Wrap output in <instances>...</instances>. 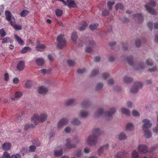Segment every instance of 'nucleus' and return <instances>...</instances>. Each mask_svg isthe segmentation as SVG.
Returning a JSON list of instances; mask_svg holds the SVG:
<instances>
[{"mask_svg": "<svg viewBox=\"0 0 158 158\" xmlns=\"http://www.w3.org/2000/svg\"><path fill=\"white\" fill-rule=\"evenodd\" d=\"M101 134L99 129L96 128L94 129L93 135L89 136L87 139L88 144L90 145L95 144L97 142V138Z\"/></svg>", "mask_w": 158, "mask_h": 158, "instance_id": "nucleus-1", "label": "nucleus"}, {"mask_svg": "<svg viewBox=\"0 0 158 158\" xmlns=\"http://www.w3.org/2000/svg\"><path fill=\"white\" fill-rule=\"evenodd\" d=\"M116 112L114 108H112L109 111L104 112L102 109H99L96 113L97 116H100L104 115L108 120L111 119L112 118V115Z\"/></svg>", "mask_w": 158, "mask_h": 158, "instance_id": "nucleus-2", "label": "nucleus"}, {"mask_svg": "<svg viewBox=\"0 0 158 158\" xmlns=\"http://www.w3.org/2000/svg\"><path fill=\"white\" fill-rule=\"evenodd\" d=\"M142 122L144 123L142 128L144 131V135L146 138H149L152 136V133L148 129L152 126V124L149 120L146 119H143Z\"/></svg>", "mask_w": 158, "mask_h": 158, "instance_id": "nucleus-3", "label": "nucleus"}, {"mask_svg": "<svg viewBox=\"0 0 158 158\" xmlns=\"http://www.w3.org/2000/svg\"><path fill=\"white\" fill-rule=\"evenodd\" d=\"M48 115L46 114L42 113L40 116L37 114H34L31 120L35 125H37L39 122L43 123L46 120Z\"/></svg>", "mask_w": 158, "mask_h": 158, "instance_id": "nucleus-4", "label": "nucleus"}, {"mask_svg": "<svg viewBox=\"0 0 158 158\" xmlns=\"http://www.w3.org/2000/svg\"><path fill=\"white\" fill-rule=\"evenodd\" d=\"M66 143L65 144V146L68 149H72L75 148L76 147V144H71V143H77L79 141V139L77 137H74L73 139L71 140L69 139H66Z\"/></svg>", "mask_w": 158, "mask_h": 158, "instance_id": "nucleus-5", "label": "nucleus"}, {"mask_svg": "<svg viewBox=\"0 0 158 158\" xmlns=\"http://www.w3.org/2000/svg\"><path fill=\"white\" fill-rule=\"evenodd\" d=\"M156 4V1L154 0H150L148 4L145 5V7L149 13L152 15H154L156 14V11L154 9L148 6L150 5L152 6L155 7Z\"/></svg>", "mask_w": 158, "mask_h": 158, "instance_id": "nucleus-6", "label": "nucleus"}, {"mask_svg": "<svg viewBox=\"0 0 158 158\" xmlns=\"http://www.w3.org/2000/svg\"><path fill=\"white\" fill-rule=\"evenodd\" d=\"M57 40L58 42V47L59 48H62L66 44V41L64 38V35H60L57 37Z\"/></svg>", "mask_w": 158, "mask_h": 158, "instance_id": "nucleus-7", "label": "nucleus"}, {"mask_svg": "<svg viewBox=\"0 0 158 158\" xmlns=\"http://www.w3.org/2000/svg\"><path fill=\"white\" fill-rule=\"evenodd\" d=\"M143 86L142 83L140 82L137 81L134 83L132 88L131 90V93H135L137 92L138 89L141 88Z\"/></svg>", "mask_w": 158, "mask_h": 158, "instance_id": "nucleus-8", "label": "nucleus"}, {"mask_svg": "<svg viewBox=\"0 0 158 158\" xmlns=\"http://www.w3.org/2000/svg\"><path fill=\"white\" fill-rule=\"evenodd\" d=\"M94 44V41L90 38L89 39L88 42L87 43V47L85 49V51L86 52L89 53L91 52L92 50V49L91 47H93Z\"/></svg>", "mask_w": 158, "mask_h": 158, "instance_id": "nucleus-9", "label": "nucleus"}, {"mask_svg": "<svg viewBox=\"0 0 158 158\" xmlns=\"http://www.w3.org/2000/svg\"><path fill=\"white\" fill-rule=\"evenodd\" d=\"M138 151L141 153H146L148 151V147L145 145H140L138 147Z\"/></svg>", "mask_w": 158, "mask_h": 158, "instance_id": "nucleus-10", "label": "nucleus"}, {"mask_svg": "<svg viewBox=\"0 0 158 158\" xmlns=\"http://www.w3.org/2000/svg\"><path fill=\"white\" fill-rule=\"evenodd\" d=\"M6 19L9 21L10 24V22H13L14 17H12V15L10 12L8 10H7L5 11Z\"/></svg>", "mask_w": 158, "mask_h": 158, "instance_id": "nucleus-11", "label": "nucleus"}, {"mask_svg": "<svg viewBox=\"0 0 158 158\" xmlns=\"http://www.w3.org/2000/svg\"><path fill=\"white\" fill-rule=\"evenodd\" d=\"M68 119L65 118L61 119L57 125V127L58 128L62 127L63 126L66 125L68 123Z\"/></svg>", "mask_w": 158, "mask_h": 158, "instance_id": "nucleus-12", "label": "nucleus"}, {"mask_svg": "<svg viewBox=\"0 0 158 158\" xmlns=\"http://www.w3.org/2000/svg\"><path fill=\"white\" fill-rule=\"evenodd\" d=\"M128 155L127 152L124 151L117 153L115 156V158H123L127 157Z\"/></svg>", "mask_w": 158, "mask_h": 158, "instance_id": "nucleus-13", "label": "nucleus"}, {"mask_svg": "<svg viewBox=\"0 0 158 158\" xmlns=\"http://www.w3.org/2000/svg\"><path fill=\"white\" fill-rule=\"evenodd\" d=\"M65 6H67L69 8L75 7L76 6L75 2L72 0H67L66 2L65 1Z\"/></svg>", "mask_w": 158, "mask_h": 158, "instance_id": "nucleus-14", "label": "nucleus"}, {"mask_svg": "<svg viewBox=\"0 0 158 158\" xmlns=\"http://www.w3.org/2000/svg\"><path fill=\"white\" fill-rule=\"evenodd\" d=\"M15 18H13V22L11 21L10 25L15 30H20L22 29V27L21 26L19 25H16L15 24Z\"/></svg>", "mask_w": 158, "mask_h": 158, "instance_id": "nucleus-15", "label": "nucleus"}, {"mask_svg": "<svg viewBox=\"0 0 158 158\" xmlns=\"http://www.w3.org/2000/svg\"><path fill=\"white\" fill-rule=\"evenodd\" d=\"M25 66V63L23 61H20L17 64L16 68L19 71L23 70Z\"/></svg>", "mask_w": 158, "mask_h": 158, "instance_id": "nucleus-16", "label": "nucleus"}, {"mask_svg": "<svg viewBox=\"0 0 158 158\" xmlns=\"http://www.w3.org/2000/svg\"><path fill=\"white\" fill-rule=\"evenodd\" d=\"M11 144L9 142L4 143L2 146V149L4 150H8L10 149Z\"/></svg>", "mask_w": 158, "mask_h": 158, "instance_id": "nucleus-17", "label": "nucleus"}, {"mask_svg": "<svg viewBox=\"0 0 158 158\" xmlns=\"http://www.w3.org/2000/svg\"><path fill=\"white\" fill-rule=\"evenodd\" d=\"M134 18L135 20H137L139 23H141L143 21V17L142 14H137L134 15Z\"/></svg>", "mask_w": 158, "mask_h": 158, "instance_id": "nucleus-18", "label": "nucleus"}, {"mask_svg": "<svg viewBox=\"0 0 158 158\" xmlns=\"http://www.w3.org/2000/svg\"><path fill=\"white\" fill-rule=\"evenodd\" d=\"M109 147L108 144H107L104 145L100 147L99 149L98 150V153L99 155H100L102 154L103 152L107 150Z\"/></svg>", "mask_w": 158, "mask_h": 158, "instance_id": "nucleus-19", "label": "nucleus"}, {"mask_svg": "<svg viewBox=\"0 0 158 158\" xmlns=\"http://www.w3.org/2000/svg\"><path fill=\"white\" fill-rule=\"evenodd\" d=\"M38 91L39 93L41 94H46L48 91V89L45 87L42 86L38 88Z\"/></svg>", "mask_w": 158, "mask_h": 158, "instance_id": "nucleus-20", "label": "nucleus"}, {"mask_svg": "<svg viewBox=\"0 0 158 158\" xmlns=\"http://www.w3.org/2000/svg\"><path fill=\"white\" fill-rule=\"evenodd\" d=\"M13 39L9 37H5L2 39V44L10 43L11 44L12 43Z\"/></svg>", "mask_w": 158, "mask_h": 158, "instance_id": "nucleus-21", "label": "nucleus"}, {"mask_svg": "<svg viewBox=\"0 0 158 158\" xmlns=\"http://www.w3.org/2000/svg\"><path fill=\"white\" fill-rule=\"evenodd\" d=\"M36 50L40 51H41L46 48V46L44 44H39L36 46L35 47Z\"/></svg>", "mask_w": 158, "mask_h": 158, "instance_id": "nucleus-22", "label": "nucleus"}, {"mask_svg": "<svg viewBox=\"0 0 158 158\" xmlns=\"http://www.w3.org/2000/svg\"><path fill=\"white\" fill-rule=\"evenodd\" d=\"M76 100L75 99H69L68 100L65 102V105L66 106H72L74 104Z\"/></svg>", "mask_w": 158, "mask_h": 158, "instance_id": "nucleus-23", "label": "nucleus"}, {"mask_svg": "<svg viewBox=\"0 0 158 158\" xmlns=\"http://www.w3.org/2000/svg\"><path fill=\"white\" fill-rule=\"evenodd\" d=\"M23 95V94L21 92L16 91L15 92V98L12 97L11 99L13 100H15V98H20Z\"/></svg>", "mask_w": 158, "mask_h": 158, "instance_id": "nucleus-24", "label": "nucleus"}, {"mask_svg": "<svg viewBox=\"0 0 158 158\" xmlns=\"http://www.w3.org/2000/svg\"><path fill=\"white\" fill-rule=\"evenodd\" d=\"M14 36L16 40L19 44L23 45L24 44L23 41L19 36L16 34H14Z\"/></svg>", "mask_w": 158, "mask_h": 158, "instance_id": "nucleus-25", "label": "nucleus"}, {"mask_svg": "<svg viewBox=\"0 0 158 158\" xmlns=\"http://www.w3.org/2000/svg\"><path fill=\"white\" fill-rule=\"evenodd\" d=\"M35 62L37 64L41 66L44 64V60L43 58H39L35 60Z\"/></svg>", "mask_w": 158, "mask_h": 158, "instance_id": "nucleus-26", "label": "nucleus"}, {"mask_svg": "<svg viewBox=\"0 0 158 158\" xmlns=\"http://www.w3.org/2000/svg\"><path fill=\"white\" fill-rule=\"evenodd\" d=\"M71 38L72 41L74 43H76L78 38V36L77 33L75 32H73L72 33L71 35Z\"/></svg>", "mask_w": 158, "mask_h": 158, "instance_id": "nucleus-27", "label": "nucleus"}, {"mask_svg": "<svg viewBox=\"0 0 158 158\" xmlns=\"http://www.w3.org/2000/svg\"><path fill=\"white\" fill-rule=\"evenodd\" d=\"M121 111L122 113L126 114L127 116H129L130 114V113L129 111L125 108H122L121 109Z\"/></svg>", "mask_w": 158, "mask_h": 158, "instance_id": "nucleus-28", "label": "nucleus"}, {"mask_svg": "<svg viewBox=\"0 0 158 158\" xmlns=\"http://www.w3.org/2000/svg\"><path fill=\"white\" fill-rule=\"evenodd\" d=\"M31 50L30 47H26L23 48L21 51V52L22 54H24L27 53Z\"/></svg>", "mask_w": 158, "mask_h": 158, "instance_id": "nucleus-29", "label": "nucleus"}, {"mask_svg": "<svg viewBox=\"0 0 158 158\" xmlns=\"http://www.w3.org/2000/svg\"><path fill=\"white\" fill-rule=\"evenodd\" d=\"M133 81V79L130 77L126 76L124 78L123 81L124 82L127 83H129Z\"/></svg>", "mask_w": 158, "mask_h": 158, "instance_id": "nucleus-30", "label": "nucleus"}, {"mask_svg": "<svg viewBox=\"0 0 158 158\" xmlns=\"http://www.w3.org/2000/svg\"><path fill=\"white\" fill-rule=\"evenodd\" d=\"M29 13L28 10H23L20 13V16L22 17H25Z\"/></svg>", "mask_w": 158, "mask_h": 158, "instance_id": "nucleus-31", "label": "nucleus"}, {"mask_svg": "<svg viewBox=\"0 0 158 158\" xmlns=\"http://www.w3.org/2000/svg\"><path fill=\"white\" fill-rule=\"evenodd\" d=\"M63 154L62 149L60 150H55L54 151V155L55 156H60Z\"/></svg>", "mask_w": 158, "mask_h": 158, "instance_id": "nucleus-32", "label": "nucleus"}, {"mask_svg": "<svg viewBox=\"0 0 158 158\" xmlns=\"http://www.w3.org/2000/svg\"><path fill=\"white\" fill-rule=\"evenodd\" d=\"M87 24L85 22L83 23V24L82 26L79 27H78V29L79 31H82L85 30L86 28V27H87Z\"/></svg>", "mask_w": 158, "mask_h": 158, "instance_id": "nucleus-33", "label": "nucleus"}, {"mask_svg": "<svg viewBox=\"0 0 158 158\" xmlns=\"http://www.w3.org/2000/svg\"><path fill=\"white\" fill-rule=\"evenodd\" d=\"M133 57L131 56L127 58V60L130 65H132L133 64Z\"/></svg>", "mask_w": 158, "mask_h": 158, "instance_id": "nucleus-34", "label": "nucleus"}, {"mask_svg": "<svg viewBox=\"0 0 158 158\" xmlns=\"http://www.w3.org/2000/svg\"><path fill=\"white\" fill-rule=\"evenodd\" d=\"M55 13L57 16L60 17L63 15V11L60 9H57L55 10Z\"/></svg>", "mask_w": 158, "mask_h": 158, "instance_id": "nucleus-35", "label": "nucleus"}, {"mask_svg": "<svg viewBox=\"0 0 158 158\" xmlns=\"http://www.w3.org/2000/svg\"><path fill=\"white\" fill-rule=\"evenodd\" d=\"M115 8L116 10L118 9L121 10H123L124 8V6L123 4L121 3L117 4L115 6Z\"/></svg>", "mask_w": 158, "mask_h": 158, "instance_id": "nucleus-36", "label": "nucleus"}, {"mask_svg": "<svg viewBox=\"0 0 158 158\" xmlns=\"http://www.w3.org/2000/svg\"><path fill=\"white\" fill-rule=\"evenodd\" d=\"M89 105V102L87 100H84L82 103V108H86Z\"/></svg>", "mask_w": 158, "mask_h": 158, "instance_id": "nucleus-37", "label": "nucleus"}, {"mask_svg": "<svg viewBox=\"0 0 158 158\" xmlns=\"http://www.w3.org/2000/svg\"><path fill=\"white\" fill-rule=\"evenodd\" d=\"M98 26V24L97 23H94L93 24H91L89 26V29L92 30H94L96 29Z\"/></svg>", "mask_w": 158, "mask_h": 158, "instance_id": "nucleus-38", "label": "nucleus"}, {"mask_svg": "<svg viewBox=\"0 0 158 158\" xmlns=\"http://www.w3.org/2000/svg\"><path fill=\"white\" fill-rule=\"evenodd\" d=\"M126 138L127 137L125 134L123 133H121L120 134L118 137V139L119 140L125 139H126Z\"/></svg>", "mask_w": 158, "mask_h": 158, "instance_id": "nucleus-39", "label": "nucleus"}, {"mask_svg": "<svg viewBox=\"0 0 158 158\" xmlns=\"http://www.w3.org/2000/svg\"><path fill=\"white\" fill-rule=\"evenodd\" d=\"M88 113L86 111L82 110L80 114V116L82 118H85L88 116Z\"/></svg>", "mask_w": 158, "mask_h": 158, "instance_id": "nucleus-40", "label": "nucleus"}, {"mask_svg": "<svg viewBox=\"0 0 158 158\" xmlns=\"http://www.w3.org/2000/svg\"><path fill=\"white\" fill-rule=\"evenodd\" d=\"M114 3V1L110 2L109 1L107 2V6L109 10H111L112 9V7Z\"/></svg>", "mask_w": 158, "mask_h": 158, "instance_id": "nucleus-41", "label": "nucleus"}, {"mask_svg": "<svg viewBox=\"0 0 158 158\" xmlns=\"http://www.w3.org/2000/svg\"><path fill=\"white\" fill-rule=\"evenodd\" d=\"M132 158H138V154L136 150H134L132 153Z\"/></svg>", "mask_w": 158, "mask_h": 158, "instance_id": "nucleus-42", "label": "nucleus"}, {"mask_svg": "<svg viewBox=\"0 0 158 158\" xmlns=\"http://www.w3.org/2000/svg\"><path fill=\"white\" fill-rule=\"evenodd\" d=\"M27 148L26 147H23L20 150V153H22L24 155L25 153H27Z\"/></svg>", "mask_w": 158, "mask_h": 158, "instance_id": "nucleus-43", "label": "nucleus"}, {"mask_svg": "<svg viewBox=\"0 0 158 158\" xmlns=\"http://www.w3.org/2000/svg\"><path fill=\"white\" fill-rule=\"evenodd\" d=\"M109 11L107 10H105L102 11V15L103 17H106L109 15Z\"/></svg>", "mask_w": 158, "mask_h": 158, "instance_id": "nucleus-44", "label": "nucleus"}, {"mask_svg": "<svg viewBox=\"0 0 158 158\" xmlns=\"http://www.w3.org/2000/svg\"><path fill=\"white\" fill-rule=\"evenodd\" d=\"M72 123L76 125H79L81 124V122L77 118H74L72 122Z\"/></svg>", "mask_w": 158, "mask_h": 158, "instance_id": "nucleus-45", "label": "nucleus"}, {"mask_svg": "<svg viewBox=\"0 0 158 158\" xmlns=\"http://www.w3.org/2000/svg\"><path fill=\"white\" fill-rule=\"evenodd\" d=\"M103 86V84L102 83H98L96 87V89L97 90H100L102 89Z\"/></svg>", "mask_w": 158, "mask_h": 158, "instance_id": "nucleus-46", "label": "nucleus"}, {"mask_svg": "<svg viewBox=\"0 0 158 158\" xmlns=\"http://www.w3.org/2000/svg\"><path fill=\"white\" fill-rule=\"evenodd\" d=\"M133 124L131 123H129L127 124L126 127V129L130 130L133 128Z\"/></svg>", "mask_w": 158, "mask_h": 158, "instance_id": "nucleus-47", "label": "nucleus"}, {"mask_svg": "<svg viewBox=\"0 0 158 158\" xmlns=\"http://www.w3.org/2000/svg\"><path fill=\"white\" fill-rule=\"evenodd\" d=\"M0 35L1 37H3L6 35V33L3 29H0Z\"/></svg>", "mask_w": 158, "mask_h": 158, "instance_id": "nucleus-48", "label": "nucleus"}, {"mask_svg": "<svg viewBox=\"0 0 158 158\" xmlns=\"http://www.w3.org/2000/svg\"><path fill=\"white\" fill-rule=\"evenodd\" d=\"M2 157L3 158H10V155L6 152L3 153Z\"/></svg>", "mask_w": 158, "mask_h": 158, "instance_id": "nucleus-49", "label": "nucleus"}, {"mask_svg": "<svg viewBox=\"0 0 158 158\" xmlns=\"http://www.w3.org/2000/svg\"><path fill=\"white\" fill-rule=\"evenodd\" d=\"M67 63L70 66H73L75 64V62L73 60H67Z\"/></svg>", "mask_w": 158, "mask_h": 158, "instance_id": "nucleus-50", "label": "nucleus"}, {"mask_svg": "<svg viewBox=\"0 0 158 158\" xmlns=\"http://www.w3.org/2000/svg\"><path fill=\"white\" fill-rule=\"evenodd\" d=\"M99 71L98 70L94 69L92 72L90 74L91 76H93L96 75L98 73Z\"/></svg>", "mask_w": 158, "mask_h": 158, "instance_id": "nucleus-51", "label": "nucleus"}, {"mask_svg": "<svg viewBox=\"0 0 158 158\" xmlns=\"http://www.w3.org/2000/svg\"><path fill=\"white\" fill-rule=\"evenodd\" d=\"M36 149V147L34 146H31L29 147V151L30 152H35Z\"/></svg>", "mask_w": 158, "mask_h": 158, "instance_id": "nucleus-52", "label": "nucleus"}, {"mask_svg": "<svg viewBox=\"0 0 158 158\" xmlns=\"http://www.w3.org/2000/svg\"><path fill=\"white\" fill-rule=\"evenodd\" d=\"M26 87L27 88H30L31 86V81L30 80L27 81L25 84Z\"/></svg>", "mask_w": 158, "mask_h": 158, "instance_id": "nucleus-53", "label": "nucleus"}, {"mask_svg": "<svg viewBox=\"0 0 158 158\" xmlns=\"http://www.w3.org/2000/svg\"><path fill=\"white\" fill-rule=\"evenodd\" d=\"M21 156L19 153L12 155L10 158H21Z\"/></svg>", "mask_w": 158, "mask_h": 158, "instance_id": "nucleus-54", "label": "nucleus"}, {"mask_svg": "<svg viewBox=\"0 0 158 158\" xmlns=\"http://www.w3.org/2000/svg\"><path fill=\"white\" fill-rule=\"evenodd\" d=\"M32 143L37 146H40V142L38 140H34L32 141Z\"/></svg>", "mask_w": 158, "mask_h": 158, "instance_id": "nucleus-55", "label": "nucleus"}, {"mask_svg": "<svg viewBox=\"0 0 158 158\" xmlns=\"http://www.w3.org/2000/svg\"><path fill=\"white\" fill-rule=\"evenodd\" d=\"M132 114L134 116H137L139 115V113L135 110H134L132 111Z\"/></svg>", "mask_w": 158, "mask_h": 158, "instance_id": "nucleus-56", "label": "nucleus"}, {"mask_svg": "<svg viewBox=\"0 0 158 158\" xmlns=\"http://www.w3.org/2000/svg\"><path fill=\"white\" fill-rule=\"evenodd\" d=\"M147 25L149 28L151 30L153 28V23L152 22H148L147 24Z\"/></svg>", "mask_w": 158, "mask_h": 158, "instance_id": "nucleus-57", "label": "nucleus"}, {"mask_svg": "<svg viewBox=\"0 0 158 158\" xmlns=\"http://www.w3.org/2000/svg\"><path fill=\"white\" fill-rule=\"evenodd\" d=\"M85 71V68H83L82 69H78L77 72L79 73L82 74L83 73H84Z\"/></svg>", "mask_w": 158, "mask_h": 158, "instance_id": "nucleus-58", "label": "nucleus"}, {"mask_svg": "<svg viewBox=\"0 0 158 158\" xmlns=\"http://www.w3.org/2000/svg\"><path fill=\"white\" fill-rule=\"evenodd\" d=\"M139 68H138L137 69H143L145 67V65L143 63H141L139 64Z\"/></svg>", "mask_w": 158, "mask_h": 158, "instance_id": "nucleus-59", "label": "nucleus"}, {"mask_svg": "<svg viewBox=\"0 0 158 158\" xmlns=\"http://www.w3.org/2000/svg\"><path fill=\"white\" fill-rule=\"evenodd\" d=\"M146 63L148 65H152V62L150 59H148L146 60Z\"/></svg>", "mask_w": 158, "mask_h": 158, "instance_id": "nucleus-60", "label": "nucleus"}, {"mask_svg": "<svg viewBox=\"0 0 158 158\" xmlns=\"http://www.w3.org/2000/svg\"><path fill=\"white\" fill-rule=\"evenodd\" d=\"M109 73H105L102 74V77L104 79H106L109 76Z\"/></svg>", "mask_w": 158, "mask_h": 158, "instance_id": "nucleus-61", "label": "nucleus"}, {"mask_svg": "<svg viewBox=\"0 0 158 158\" xmlns=\"http://www.w3.org/2000/svg\"><path fill=\"white\" fill-rule=\"evenodd\" d=\"M135 45L137 47H139L141 44V41L139 40H137L135 42Z\"/></svg>", "mask_w": 158, "mask_h": 158, "instance_id": "nucleus-62", "label": "nucleus"}, {"mask_svg": "<svg viewBox=\"0 0 158 158\" xmlns=\"http://www.w3.org/2000/svg\"><path fill=\"white\" fill-rule=\"evenodd\" d=\"M9 75L7 73H5L4 74V80L5 81H8L9 80Z\"/></svg>", "mask_w": 158, "mask_h": 158, "instance_id": "nucleus-63", "label": "nucleus"}, {"mask_svg": "<svg viewBox=\"0 0 158 158\" xmlns=\"http://www.w3.org/2000/svg\"><path fill=\"white\" fill-rule=\"evenodd\" d=\"M19 81V79L18 78H15L13 80V82L15 84H18Z\"/></svg>", "mask_w": 158, "mask_h": 158, "instance_id": "nucleus-64", "label": "nucleus"}]
</instances>
